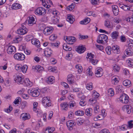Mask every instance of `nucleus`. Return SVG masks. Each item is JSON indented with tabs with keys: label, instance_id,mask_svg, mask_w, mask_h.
<instances>
[{
	"label": "nucleus",
	"instance_id": "obj_6",
	"mask_svg": "<svg viewBox=\"0 0 133 133\" xmlns=\"http://www.w3.org/2000/svg\"><path fill=\"white\" fill-rule=\"evenodd\" d=\"M42 104L46 107H48L51 106V101L48 99L47 97H44L42 100Z\"/></svg>",
	"mask_w": 133,
	"mask_h": 133
},
{
	"label": "nucleus",
	"instance_id": "obj_23",
	"mask_svg": "<svg viewBox=\"0 0 133 133\" xmlns=\"http://www.w3.org/2000/svg\"><path fill=\"white\" fill-rule=\"evenodd\" d=\"M119 32L115 31L112 32L110 34L111 36L113 39H116L117 38L119 35Z\"/></svg>",
	"mask_w": 133,
	"mask_h": 133
},
{
	"label": "nucleus",
	"instance_id": "obj_11",
	"mask_svg": "<svg viewBox=\"0 0 133 133\" xmlns=\"http://www.w3.org/2000/svg\"><path fill=\"white\" fill-rule=\"evenodd\" d=\"M122 109L124 111L127 112L128 114H130L131 112L132 107L130 105H124Z\"/></svg>",
	"mask_w": 133,
	"mask_h": 133
},
{
	"label": "nucleus",
	"instance_id": "obj_24",
	"mask_svg": "<svg viewBox=\"0 0 133 133\" xmlns=\"http://www.w3.org/2000/svg\"><path fill=\"white\" fill-rule=\"evenodd\" d=\"M67 43L69 44H72L73 42H75L76 40V39L74 37H68Z\"/></svg>",
	"mask_w": 133,
	"mask_h": 133
},
{
	"label": "nucleus",
	"instance_id": "obj_33",
	"mask_svg": "<svg viewBox=\"0 0 133 133\" xmlns=\"http://www.w3.org/2000/svg\"><path fill=\"white\" fill-rule=\"evenodd\" d=\"M42 2V3L43 6L47 8H49L50 7V5H49V4H48L47 1H46L45 0H40Z\"/></svg>",
	"mask_w": 133,
	"mask_h": 133
},
{
	"label": "nucleus",
	"instance_id": "obj_61",
	"mask_svg": "<svg viewBox=\"0 0 133 133\" xmlns=\"http://www.w3.org/2000/svg\"><path fill=\"white\" fill-rule=\"evenodd\" d=\"M80 89L78 88H75L73 86H72L71 88L72 91L73 92H78L79 91V89Z\"/></svg>",
	"mask_w": 133,
	"mask_h": 133
},
{
	"label": "nucleus",
	"instance_id": "obj_37",
	"mask_svg": "<svg viewBox=\"0 0 133 133\" xmlns=\"http://www.w3.org/2000/svg\"><path fill=\"white\" fill-rule=\"evenodd\" d=\"M108 94L110 96H112L114 95V89L112 88H109L108 90Z\"/></svg>",
	"mask_w": 133,
	"mask_h": 133
},
{
	"label": "nucleus",
	"instance_id": "obj_41",
	"mask_svg": "<svg viewBox=\"0 0 133 133\" xmlns=\"http://www.w3.org/2000/svg\"><path fill=\"white\" fill-rule=\"evenodd\" d=\"M68 107L70 108H72L76 105V103L74 101H71L69 103Z\"/></svg>",
	"mask_w": 133,
	"mask_h": 133
},
{
	"label": "nucleus",
	"instance_id": "obj_42",
	"mask_svg": "<svg viewBox=\"0 0 133 133\" xmlns=\"http://www.w3.org/2000/svg\"><path fill=\"white\" fill-rule=\"evenodd\" d=\"M52 19L53 22L54 24L57 23L59 22V17L57 16H54Z\"/></svg>",
	"mask_w": 133,
	"mask_h": 133
},
{
	"label": "nucleus",
	"instance_id": "obj_45",
	"mask_svg": "<svg viewBox=\"0 0 133 133\" xmlns=\"http://www.w3.org/2000/svg\"><path fill=\"white\" fill-rule=\"evenodd\" d=\"M111 48L110 46H107L105 48V51L107 54L108 55H110L111 53Z\"/></svg>",
	"mask_w": 133,
	"mask_h": 133
},
{
	"label": "nucleus",
	"instance_id": "obj_25",
	"mask_svg": "<svg viewBox=\"0 0 133 133\" xmlns=\"http://www.w3.org/2000/svg\"><path fill=\"white\" fill-rule=\"evenodd\" d=\"M92 109L91 108H89L86 109L85 111V114L88 116H91L92 113Z\"/></svg>",
	"mask_w": 133,
	"mask_h": 133
},
{
	"label": "nucleus",
	"instance_id": "obj_27",
	"mask_svg": "<svg viewBox=\"0 0 133 133\" xmlns=\"http://www.w3.org/2000/svg\"><path fill=\"white\" fill-rule=\"evenodd\" d=\"M90 19L87 17L83 20L81 21L80 22V23L82 24H88L90 22Z\"/></svg>",
	"mask_w": 133,
	"mask_h": 133
},
{
	"label": "nucleus",
	"instance_id": "obj_47",
	"mask_svg": "<svg viewBox=\"0 0 133 133\" xmlns=\"http://www.w3.org/2000/svg\"><path fill=\"white\" fill-rule=\"evenodd\" d=\"M27 105V103L26 102H22L21 104V108L23 109L26 107Z\"/></svg>",
	"mask_w": 133,
	"mask_h": 133
},
{
	"label": "nucleus",
	"instance_id": "obj_49",
	"mask_svg": "<svg viewBox=\"0 0 133 133\" xmlns=\"http://www.w3.org/2000/svg\"><path fill=\"white\" fill-rule=\"evenodd\" d=\"M22 40L21 38L19 36L16 37L13 40L14 43H17Z\"/></svg>",
	"mask_w": 133,
	"mask_h": 133
},
{
	"label": "nucleus",
	"instance_id": "obj_21",
	"mask_svg": "<svg viewBox=\"0 0 133 133\" xmlns=\"http://www.w3.org/2000/svg\"><path fill=\"white\" fill-rule=\"evenodd\" d=\"M55 82V77L51 76L48 78L46 80V82L49 84H51Z\"/></svg>",
	"mask_w": 133,
	"mask_h": 133
},
{
	"label": "nucleus",
	"instance_id": "obj_18",
	"mask_svg": "<svg viewBox=\"0 0 133 133\" xmlns=\"http://www.w3.org/2000/svg\"><path fill=\"white\" fill-rule=\"evenodd\" d=\"M32 69L35 71H36L39 72L40 71L42 70L43 69V67L39 65H37L36 66H33L32 67Z\"/></svg>",
	"mask_w": 133,
	"mask_h": 133
},
{
	"label": "nucleus",
	"instance_id": "obj_62",
	"mask_svg": "<svg viewBox=\"0 0 133 133\" xmlns=\"http://www.w3.org/2000/svg\"><path fill=\"white\" fill-rule=\"evenodd\" d=\"M79 103L80 105L82 106H84L87 104V103L85 100L81 101Z\"/></svg>",
	"mask_w": 133,
	"mask_h": 133
},
{
	"label": "nucleus",
	"instance_id": "obj_44",
	"mask_svg": "<svg viewBox=\"0 0 133 133\" xmlns=\"http://www.w3.org/2000/svg\"><path fill=\"white\" fill-rule=\"evenodd\" d=\"M112 82L113 84L116 85L119 82L118 79L116 77H113L112 78Z\"/></svg>",
	"mask_w": 133,
	"mask_h": 133
},
{
	"label": "nucleus",
	"instance_id": "obj_50",
	"mask_svg": "<svg viewBox=\"0 0 133 133\" xmlns=\"http://www.w3.org/2000/svg\"><path fill=\"white\" fill-rule=\"evenodd\" d=\"M27 66L26 65H24L22 67L21 70L23 73H25L27 71Z\"/></svg>",
	"mask_w": 133,
	"mask_h": 133
},
{
	"label": "nucleus",
	"instance_id": "obj_39",
	"mask_svg": "<svg viewBox=\"0 0 133 133\" xmlns=\"http://www.w3.org/2000/svg\"><path fill=\"white\" fill-rule=\"evenodd\" d=\"M63 48L64 50L66 51H70L72 50L71 48L67 46V45L65 44H64L63 45Z\"/></svg>",
	"mask_w": 133,
	"mask_h": 133
},
{
	"label": "nucleus",
	"instance_id": "obj_5",
	"mask_svg": "<svg viewBox=\"0 0 133 133\" xmlns=\"http://www.w3.org/2000/svg\"><path fill=\"white\" fill-rule=\"evenodd\" d=\"M14 80L18 84H21L23 83L24 80L23 76L21 74H19L16 75Z\"/></svg>",
	"mask_w": 133,
	"mask_h": 133
},
{
	"label": "nucleus",
	"instance_id": "obj_64",
	"mask_svg": "<svg viewBox=\"0 0 133 133\" xmlns=\"http://www.w3.org/2000/svg\"><path fill=\"white\" fill-rule=\"evenodd\" d=\"M123 7V9L124 11H127L130 9V7L127 5H124Z\"/></svg>",
	"mask_w": 133,
	"mask_h": 133
},
{
	"label": "nucleus",
	"instance_id": "obj_35",
	"mask_svg": "<svg viewBox=\"0 0 133 133\" xmlns=\"http://www.w3.org/2000/svg\"><path fill=\"white\" fill-rule=\"evenodd\" d=\"M67 20L71 23L72 24L75 21V19L73 18L72 16L69 15L68 16Z\"/></svg>",
	"mask_w": 133,
	"mask_h": 133
},
{
	"label": "nucleus",
	"instance_id": "obj_7",
	"mask_svg": "<svg viewBox=\"0 0 133 133\" xmlns=\"http://www.w3.org/2000/svg\"><path fill=\"white\" fill-rule=\"evenodd\" d=\"M25 57L24 55L21 53H16L14 55V58L19 61L24 60L25 58Z\"/></svg>",
	"mask_w": 133,
	"mask_h": 133
},
{
	"label": "nucleus",
	"instance_id": "obj_36",
	"mask_svg": "<svg viewBox=\"0 0 133 133\" xmlns=\"http://www.w3.org/2000/svg\"><path fill=\"white\" fill-rule=\"evenodd\" d=\"M76 115L79 116H82L84 114V112L81 110H79L75 112Z\"/></svg>",
	"mask_w": 133,
	"mask_h": 133
},
{
	"label": "nucleus",
	"instance_id": "obj_34",
	"mask_svg": "<svg viewBox=\"0 0 133 133\" xmlns=\"http://www.w3.org/2000/svg\"><path fill=\"white\" fill-rule=\"evenodd\" d=\"M123 85L125 86H130L131 85V81L129 79H126L123 82Z\"/></svg>",
	"mask_w": 133,
	"mask_h": 133
},
{
	"label": "nucleus",
	"instance_id": "obj_3",
	"mask_svg": "<svg viewBox=\"0 0 133 133\" xmlns=\"http://www.w3.org/2000/svg\"><path fill=\"white\" fill-rule=\"evenodd\" d=\"M28 93L31 96L33 97H37L39 95L40 92L38 90L35 89H29L28 90Z\"/></svg>",
	"mask_w": 133,
	"mask_h": 133
},
{
	"label": "nucleus",
	"instance_id": "obj_54",
	"mask_svg": "<svg viewBox=\"0 0 133 133\" xmlns=\"http://www.w3.org/2000/svg\"><path fill=\"white\" fill-rule=\"evenodd\" d=\"M21 101V98L19 97H18L16 99L14 103L16 105L18 104Z\"/></svg>",
	"mask_w": 133,
	"mask_h": 133
},
{
	"label": "nucleus",
	"instance_id": "obj_16",
	"mask_svg": "<svg viewBox=\"0 0 133 133\" xmlns=\"http://www.w3.org/2000/svg\"><path fill=\"white\" fill-rule=\"evenodd\" d=\"M112 10L114 15L117 16L118 15L119 12L118 6L116 5H112Z\"/></svg>",
	"mask_w": 133,
	"mask_h": 133
},
{
	"label": "nucleus",
	"instance_id": "obj_58",
	"mask_svg": "<svg viewBox=\"0 0 133 133\" xmlns=\"http://www.w3.org/2000/svg\"><path fill=\"white\" fill-rule=\"evenodd\" d=\"M12 110V107L11 106H9V107L4 109L5 111L7 113L10 112Z\"/></svg>",
	"mask_w": 133,
	"mask_h": 133
},
{
	"label": "nucleus",
	"instance_id": "obj_60",
	"mask_svg": "<svg viewBox=\"0 0 133 133\" xmlns=\"http://www.w3.org/2000/svg\"><path fill=\"white\" fill-rule=\"evenodd\" d=\"M114 22L116 23H118L121 21L120 19L118 17H116L114 19Z\"/></svg>",
	"mask_w": 133,
	"mask_h": 133
},
{
	"label": "nucleus",
	"instance_id": "obj_31",
	"mask_svg": "<svg viewBox=\"0 0 133 133\" xmlns=\"http://www.w3.org/2000/svg\"><path fill=\"white\" fill-rule=\"evenodd\" d=\"M68 104L66 103H63L61 104V107L62 109L63 110H67L68 107Z\"/></svg>",
	"mask_w": 133,
	"mask_h": 133
},
{
	"label": "nucleus",
	"instance_id": "obj_56",
	"mask_svg": "<svg viewBox=\"0 0 133 133\" xmlns=\"http://www.w3.org/2000/svg\"><path fill=\"white\" fill-rule=\"evenodd\" d=\"M99 133H110L109 131L106 129H102L101 130Z\"/></svg>",
	"mask_w": 133,
	"mask_h": 133
},
{
	"label": "nucleus",
	"instance_id": "obj_14",
	"mask_svg": "<svg viewBox=\"0 0 133 133\" xmlns=\"http://www.w3.org/2000/svg\"><path fill=\"white\" fill-rule=\"evenodd\" d=\"M21 118L22 120L25 121L30 119V117L29 114V113H24L21 115Z\"/></svg>",
	"mask_w": 133,
	"mask_h": 133
},
{
	"label": "nucleus",
	"instance_id": "obj_1",
	"mask_svg": "<svg viewBox=\"0 0 133 133\" xmlns=\"http://www.w3.org/2000/svg\"><path fill=\"white\" fill-rule=\"evenodd\" d=\"M108 41V38L107 35L101 34L98 36L97 42L98 43L103 44L104 43H107Z\"/></svg>",
	"mask_w": 133,
	"mask_h": 133
},
{
	"label": "nucleus",
	"instance_id": "obj_26",
	"mask_svg": "<svg viewBox=\"0 0 133 133\" xmlns=\"http://www.w3.org/2000/svg\"><path fill=\"white\" fill-rule=\"evenodd\" d=\"M21 5L19 4L15 3L13 4L12 8L13 9L16 10L19 9L22 7Z\"/></svg>",
	"mask_w": 133,
	"mask_h": 133
},
{
	"label": "nucleus",
	"instance_id": "obj_63",
	"mask_svg": "<svg viewBox=\"0 0 133 133\" xmlns=\"http://www.w3.org/2000/svg\"><path fill=\"white\" fill-rule=\"evenodd\" d=\"M104 25L105 26L109 28L110 26V23L109 21L107 20H105V22Z\"/></svg>",
	"mask_w": 133,
	"mask_h": 133
},
{
	"label": "nucleus",
	"instance_id": "obj_30",
	"mask_svg": "<svg viewBox=\"0 0 133 133\" xmlns=\"http://www.w3.org/2000/svg\"><path fill=\"white\" fill-rule=\"evenodd\" d=\"M35 20L34 18L32 17H29L28 20V23L29 24L32 25L35 23Z\"/></svg>",
	"mask_w": 133,
	"mask_h": 133
},
{
	"label": "nucleus",
	"instance_id": "obj_28",
	"mask_svg": "<svg viewBox=\"0 0 133 133\" xmlns=\"http://www.w3.org/2000/svg\"><path fill=\"white\" fill-rule=\"evenodd\" d=\"M55 130V129L54 127H48L46 129L45 133H52Z\"/></svg>",
	"mask_w": 133,
	"mask_h": 133
},
{
	"label": "nucleus",
	"instance_id": "obj_53",
	"mask_svg": "<svg viewBox=\"0 0 133 133\" xmlns=\"http://www.w3.org/2000/svg\"><path fill=\"white\" fill-rule=\"evenodd\" d=\"M94 112L96 114L98 113L99 111V107L98 105H96L94 108Z\"/></svg>",
	"mask_w": 133,
	"mask_h": 133
},
{
	"label": "nucleus",
	"instance_id": "obj_43",
	"mask_svg": "<svg viewBox=\"0 0 133 133\" xmlns=\"http://www.w3.org/2000/svg\"><path fill=\"white\" fill-rule=\"evenodd\" d=\"M113 68V70L115 72H118L120 69V68L119 66L117 65L116 64L114 65Z\"/></svg>",
	"mask_w": 133,
	"mask_h": 133
},
{
	"label": "nucleus",
	"instance_id": "obj_51",
	"mask_svg": "<svg viewBox=\"0 0 133 133\" xmlns=\"http://www.w3.org/2000/svg\"><path fill=\"white\" fill-rule=\"evenodd\" d=\"M87 56L88 57V58L90 59V60L94 58L95 55L91 53H88L87 54Z\"/></svg>",
	"mask_w": 133,
	"mask_h": 133
},
{
	"label": "nucleus",
	"instance_id": "obj_4",
	"mask_svg": "<svg viewBox=\"0 0 133 133\" xmlns=\"http://www.w3.org/2000/svg\"><path fill=\"white\" fill-rule=\"evenodd\" d=\"M46 10L43 7H40L38 8L35 10V13L39 15H44L46 13Z\"/></svg>",
	"mask_w": 133,
	"mask_h": 133
},
{
	"label": "nucleus",
	"instance_id": "obj_52",
	"mask_svg": "<svg viewBox=\"0 0 133 133\" xmlns=\"http://www.w3.org/2000/svg\"><path fill=\"white\" fill-rule=\"evenodd\" d=\"M128 129H130L133 127V121H131L128 122Z\"/></svg>",
	"mask_w": 133,
	"mask_h": 133
},
{
	"label": "nucleus",
	"instance_id": "obj_15",
	"mask_svg": "<svg viewBox=\"0 0 133 133\" xmlns=\"http://www.w3.org/2000/svg\"><path fill=\"white\" fill-rule=\"evenodd\" d=\"M112 51L115 54H118L120 52V50L119 46L116 45H114L112 48Z\"/></svg>",
	"mask_w": 133,
	"mask_h": 133
},
{
	"label": "nucleus",
	"instance_id": "obj_10",
	"mask_svg": "<svg viewBox=\"0 0 133 133\" xmlns=\"http://www.w3.org/2000/svg\"><path fill=\"white\" fill-rule=\"evenodd\" d=\"M66 124L68 130H71L73 129L72 127L75 126L76 123L72 120H70L66 122Z\"/></svg>",
	"mask_w": 133,
	"mask_h": 133
},
{
	"label": "nucleus",
	"instance_id": "obj_20",
	"mask_svg": "<svg viewBox=\"0 0 133 133\" xmlns=\"http://www.w3.org/2000/svg\"><path fill=\"white\" fill-rule=\"evenodd\" d=\"M52 52V51L50 48H46L44 51V54L46 56L48 57H50L51 55Z\"/></svg>",
	"mask_w": 133,
	"mask_h": 133
},
{
	"label": "nucleus",
	"instance_id": "obj_8",
	"mask_svg": "<svg viewBox=\"0 0 133 133\" xmlns=\"http://www.w3.org/2000/svg\"><path fill=\"white\" fill-rule=\"evenodd\" d=\"M103 70L102 68L99 67L96 69L95 74L96 77H101L103 75Z\"/></svg>",
	"mask_w": 133,
	"mask_h": 133
},
{
	"label": "nucleus",
	"instance_id": "obj_9",
	"mask_svg": "<svg viewBox=\"0 0 133 133\" xmlns=\"http://www.w3.org/2000/svg\"><path fill=\"white\" fill-rule=\"evenodd\" d=\"M53 30V28L52 27H47L44 29L43 32L45 35L47 36L51 34Z\"/></svg>",
	"mask_w": 133,
	"mask_h": 133
},
{
	"label": "nucleus",
	"instance_id": "obj_40",
	"mask_svg": "<svg viewBox=\"0 0 133 133\" xmlns=\"http://www.w3.org/2000/svg\"><path fill=\"white\" fill-rule=\"evenodd\" d=\"M122 87L121 86L118 85L116 87L115 89L116 92L117 93L121 92L122 90Z\"/></svg>",
	"mask_w": 133,
	"mask_h": 133
},
{
	"label": "nucleus",
	"instance_id": "obj_13",
	"mask_svg": "<svg viewBox=\"0 0 133 133\" xmlns=\"http://www.w3.org/2000/svg\"><path fill=\"white\" fill-rule=\"evenodd\" d=\"M16 51L15 47L13 46H9L8 48L7 52L9 54H14Z\"/></svg>",
	"mask_w": 133,
	"mask_h": 133
},
{
	"label": "nucleus",
	"instance_id": "obj_38",
	"mask_svg": "<svg viewBox=\"0 0 133 133\" xmlns=\"http://www.w3.org/2000/svg\"><path fill=\"white\" fill-rule=\"evenodd\" d=\"M76 122L78 125L82 124L84 122V120L81 118H78L76 119Z\"/></svg>",
	"mask_w": 133,
	"mask_h": 133
},
{
	"label": "nucleus",
	"instance_id": "obj_48",
	"mask_svg": "<svg viewBox=\"0 0 133 133\" xmlns=\"http://www.w3.org/2000/svg\"><path fill=\"white\" fill-rule=\"evenodd\" d=\"M93 88L92 84V83L88 84L87 85V88L89 90H91Z\"/></svg>",
	"mask_w": 133,
	"mask_h": 133
},
{
	"label": "nucleus",
	"instance_id": "obj_59",
	"mask_svg": "<svg viewBox=\"0 0 133 133\" xmlns=\"http://www.w3.org/2000/svg\"><path fill=\"white\" fill-rule=\"evenodd\" d=\"M121 130H127L128 129V125L126 124H124L122 125L121 127Z\"/></svg>",
	"mask_w": 133,
	"mask_h": 133
},
{
	"label": "nucleus",
	"instance_id": "obj_19",
	"mask_svg": "<svg viewBox=\"0 0 133 133\" xmlns=\"http://www.w3.org/2000/svg\"><path fill=\"white\" fill-rule=\"evenodd\" d=\"M24 83L25 85L29 87H31L33 85V83L30 81L28 78H26L25 79Z\"/></svg>",
	"mask_w": 133,
	"mask_h": 133
},
{
	"label": "nucleus",
	"instance_id": "obj_2",
	"mask_svg": "<svg viewBox=\"0 0 133 133\" xmlns=\"http://www.w3.org/2000/svg\"><path fill=\"white\" fill-rule=\"evenodd\" d=\"M120 101L122 103L127 104L129 102V97L126 94H124L121 95L119 98Z\"/></svg>",
	"mask_w": 133,
	"mask_h": 133
},
{
	"label": "nucleus",
	"instance_id": "obj_29",
	"mask_svg": "<svg viewBox=\"0 0 133 133\" xmlns=\"http://www.w3.org/2000/svg\"><path fill=\"white\" fill-rule=\"evenodd\" d=\"M125 54L127 55H132V49L130 48L126 49L124 52Z\"/></svg>",
	"mask_w": 133,
	"mask_h": 133
},
{
	"label": "nucleus",
	"instance_id": "obj_57",
	"mask_svg": "<svg viewBox=\"0 0 133 133\" xmlns=\"http://www.w3.org/2000/svg\"><path fill=\"white\" fill-rule=\"evenodd\" d=\"M33 105V110L34 111H35L37 109V107L38 105V103L37 102H35L34 103Z\"/></svg>",
	"mask_w": 133,
	"mask_h": 133
},
{
	"label": "nucleus",
	"instance_id": "obj_12",
	"mask_svg": "<svg viewBox=\"0 0 133 133\" xmlns=\"http://www.w3.org/2000/svg\"><path fill=\"white\" fill-rule=\"evenodd\" d=\"M18 34L21 35H23L26 33L28 30L24 26H22V28H19L17 31Z\"/></svg>",
	"mask_w": 133,
	"mask_h": 133
},
{
	"label": "nucleus",
	"instance_id": "obj_22",
	"mask_svg": "<svg viewBox=\"0 0 133 133\" xmlns=\"http://www.w3.org/2000/svg\"><path fill=\"white\" fill-rule=\"evenodd\" d=\"M85 49V48L83 46H79L77 47L76 51L78 53L81 54L84 52Z\"/></svg>",
	"mask_w": 133,
	"mask_h": 133
},
{
	"label": "nucleus",
	"instance_id": "obj_46",
	"mask_svg": "<svg viewBox=\"0 0 133 133\" xmlns=\"http://www.w3.org/2000/svg\"><path fill=\"white\" fill-rule=\"evenodd\" d=\"M92 92V96L95 98H97L99 96V94L97 93L96 91H94Z\"/></svg>",
	"mask_w": 133,
	"mask_h": 133
},
{
	"label": "nucleus",
	"instance_id": "obj_55",
	"mask_svg": "<svg viewBox=\"0 0 133 133\" xmlns=\"http://www.w3.org/2000/svg\"><path fill=\"white\" fill-rule=\"evenodd\" d=\"M25 39L27 41H28L32 39V36L31 35H27L25 37Z\"/></svg>",
	"mask_w": 133,
	"mask_h": 133
},
{
	"label": "nucleus",
	"instance_id": "obj_17",
	"mask_svg": "<svg viewBox=\"0 0 133 133\" xmlns=\"http://www.w3.org/2000/svg\"><path fill=\"white\" fill-rule=\"evenodd\" d=\"M31 42L37 48H39L40 46V43L38 39H33L31 41Z\"/></svg>",
	"mask_w": 133,
	"mask_h": 133
},
{
	"label": "nucleus",
	"instance_id": "obj_32",
	"mask_svg": "<svg viewBox=\"0 0 133 133\" xmlns=\"http://www.w3.org/2000/svg\"><path fill=\"white\" fill-rule=\"evenodd\" d=\"M127 63L129 66L133 68V59L129 58L127 61Z\"/></svg>",
	"mask_w": 133,
	"mask_h": 133
}]
</instances>
